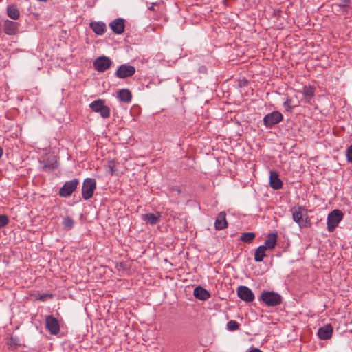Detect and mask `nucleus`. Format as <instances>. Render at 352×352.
<instances>
[{"label":"nucleus","mask_w":352,"mask_h":352,"mask_svg":"<svg viewBox=\"0 0 352 352\" xmlns=\"http://www.w3.org/2000/svg\"><path fill=\"white\" fill-rule=\"evenodd\" d=\"M118 166L119 164L114 160L109 161L107 166V173L110 175H118L120 173Z\"/></svg>","instance_id":"obj_25"},{"label":"nucleus","mask_w":352,"mask_h":352,"mask_svg":"<svg viewBox=\"0 0 352 352\" xmlns=\"http://www.w3.org/2000/svg\"><path fill=\"white\" fill-rule=\"evenodd\" d=\"M267 250V248L265 245H260L257 248L254 253V260L256 262H261L264 257L266 256L265 252Z\"/></svg>","instance_id":"obj_26"},{"label":"nucleus","mask_w":352,"mask_h":352,"mask_svg":"<svg viewBox=\"0 0 352 352\" xmlns=\"http://www.w3.org/2000/svg\"><path fill=\"white\" fill-rule=\"evenodd\" d=\"M3 155V149L0 146V157L2 156Z\"/></svg>","instance_id":"obj_37"},{"label":"nucleus","mask_w":352,"mask_h":352,"mask_svg":"<svg viewBox=\"0 0 352 352\" xmlns=\"http://www.w3.org/2000/svg\"><path fill=\"white\" fill-rule=\"evenodd\" d=\"M250 352H262V351L258 349H254L251 350Z\"/></svg>","instance_id":"obj_35"},{"label":"nucleus","mask_w":352,"mask_h":352,"mask_svg":"<svg viewBox=\"0 0 352 352\" xmlns=\"http://www.w3.org/2000/svg\"><path fill=\"white\" fill-rule=\"evenodd\" d=\"M9 223L8 217L5 214H0V228H3Z\"/></svg>","instance_id":"obj_31"},{"label":"nucleus","mask_w":352,"mask_h":352,"mask_svg":"<svg viewBox=\"0 0 352 352\" xmlns=\"http://www.w3.org/2000/svg\"><path fill=\"white\" fill-rule=\"evenodd\" d=\"M270 186L274 190H279L282 188L283 182L280 179L277 172L270 171Z\"/></svg>","instance_id":"obj_16"},{"label":"nucleus","mask_w":352,"mask_h":352,"mask_svg":"<svg viewBox=\"0 0 352 352\" xmlns=\"http://www.w3.org/2000/svg\"><path fill=\"white\" fill-rule=\"evenodd\" d=\"M342 2L344 3L342 6H345L349 2V0H342Z\"/></svg>","instance_id":"obj_36"},{"label":"nucleus","mask_w":352,"mask_h":352,"mask_svg":"<svg viewBox=\"0 0 352 352\" xmlns=\"http://www.w3.org/2000/svg\"><path fill=\"white\" fill-rule=\"evenodd\" d=\"M227 329L230 331H234L239 329V324L236 320H231L227 323Z\"/></svg>","instance_id":"obj_29"},{"label":"nucleus","mask_w":352,"mask_h":352,"mask_svg":"<svg viewBox=\"0 0 352 352\" xmlns=\"http://www.w3.org/2000/svg\"><path fill=\"white\" fill-rule=\"evenodd\" d=\"M344 217L343 212L340 210H333L327 217V230L333 232L338 227L340 222Z\"/></svg>","instance_id":"obj_3"},{"label":"nucleus","mask_w":352,"mask_h":352,"mask_svg":"<svg viewBox=\"0 0 352 352\" xmlns=\"http://www.w3.org/2000/svg\"><path fill=\"white\" fill-rule=\"evenodd\" d=\"M238 296L247 302H252L254 299V294L248 287L241 285L237 288Z\"/></svg>","instance_id":"obj_12"},{"label":"nucleus","mask_w":352,"mask_h":352,"mask_svg":"<svg viewBox=\"0 0 352 352\" xmlns=\"http://www.w3.org/2000/svg\"><path fill=\"white\" fill-rule=\"evenodd\" d=\"M292 219L300 228H309L311 226V221L307 215V210L302 206H294L291 209Z\"/></svg>","instance_id":"obj_1"},{"label":"nucleus","mask_w":352,"mask_h":352,"mask_svg":"<svg viewBox=\"0 0 352 352\" xmlns=\"http://www.w3.org/2000/svg\"><path fill=\"white\" fill-rule=\"evenodd\" d=\"M261 300L268 307H275L282 302L281 296L274 292H263Z\"/></svg>","instance_id":"obj_2"},{"label":"nucleus","mask_w":352,"mask_h":352,"mask_svg":"<svg viewBox=\"0 0 352 352\" xmlns=\"http://www.w3.org/2000/svg\"><path fill=\"white\" fill-rule=\"evenodd\" d=\"M240 239L242 241L250 243L255 239V234L254 232H245L241 234Z\"/></svg>","instance_id":"obj_27"},{"label":"nucleus","mask_w":352,"mask_h":352,"mask_svg":"<svg viewBox=\"0 0 352 352\" xmlns=\"http://www.w3.org/2000/svg\"><path fill=\"white\" fill-rule=\"evenodd\" d=\"M111 63L112 61L109 57L102 56L97 58L93 65L96 71L103 72L111 67Z\"/></svg>","instance_id":"obj_10"},{"label":"nucleus","mask_w":352,"mask_h":352,"mask_svg":"<svg viewBox=\"0 0 352 352\" xmlns=\"http://www.w3.org/2000/svg\"><path fill=\"white\" fill-rule=\"evenodd\" d=\"M178 193H180V190L177 189Z\"/></svg>","instance_id":"obj_39"},{"label":"nucleus","mask_w":352,"mask_h":352,"mask_svg":"<svg viewBox=\"0 0 352 352\" xmlns=\"http://www.w3.org/2000/svg\"><path fill=\"white\" fill-rule=\"evenodd\" d=\"M333 327L331 324H326L318 331V336L321 340H328L332 337Z\"/></svg>","instance_id":"obj_17"},{"label":"nucleus","mask_w":352,"mask_h":352,"mask_svg":"<svg viewBox=\"0 0 352 352\" xmlns=\"http://www.w3.org/2000/svg\"><path fill=\"white\" fill-rule=\"evenodd\" d=\"M162 214L160 212H157L155 213H147L142 214L141 219L145 221L146 223L150 224L151 226L156 225L160 220Z\"/></svg>","instance_id":"obj_14"},{"label":"nucleus","mask_w":352,"mask_h":352,"mask_svg":"<svg viewBox=\"0 0 352 352\" xmlns=\"http://www.w3.org/2000/svg\"><path fill=\"white\" fill-rule=\"evenodd\" d=\"M78 184L79 179L76 178L66 182L59 190V195L62 197H69L75 191Z\"/></svg>","instance_id":"obj_8"},{"label":"nucleus","mask_w":352,"mask_h":352,"mask_svg":"<svg viewBox=\"0 0 352 352\" xmlns=\"http://www.w3.org/2000/svg\"><path fill=\"white\" fill-rule=\"evenodd\" d=\"M96 188V182L94 179L87 178L84 180L82 187V196L85 200H88L93 197Z\"/></svg>","instance_id":"obj_4"},{"label":"nucleus","mask_w":352,"mask_h":352,"mask_svg":"<svg viewBox=\"0 0 352 352\" xmlns=\"http://www.w3.org/2000/svg\"><path fill=\"white\" fill-rule=\"evenodd\" d=\"M283 120V114L278 111H274L265 116L263 120L266 128L271 129L274 125L280 123Z\"/></svg>","instance_id":"obj_6"},{"label":"nucleus","mask_w":352,"mask_h":352,"mask_svg":"<svg viewBox=\"0 0 352 352\" xmlns=\"http://www.w3.org/2000/svg\"><path fill=\"white\" fill-rule=\"evenodd\" d=\"M90 109L96 113H99L102 118H108L110 116V109L104 104V100L98 99L89 104Z\"/></svg>","instance_id":"obj_5"},{"label":"nucleus","mask_w":352,"mask_h":352,"mask_svg":"<svg viewBox=\"0 0 352 352\" xmlns=\"http://www.w3.org/2000/svg\"><path fill=\"white\" fill-rule=\"evenodd\" d=\"M153 6H154V5L151 6V7H149V8H148V9H149L150 10H154Z\"/></svg>","instance_id":"obj_38"},{"label":"nucleus","mask_w":352,"mask_h":352,"mask_svg":"<svg viewBox=\"0 0 352 352\" xmlns=\"http://www.w3.org/2000/svg\"><path fill=\"white\" fill-rule=\"evenodd\" d=\"M283 106L285 108L286 111L288 112H292L293 109L292 107V100L291 98H287L283 103Z\"/></svg>","instance_id":"obj_30"},{"label":"nucleus","mask_w":352,"mask_h":352,"mask_svg":"<svg viewBox=\"0 0 352 352\" xmlns=\"http://www.w3.org/2000/svg\"><path fill=\"white\" fill-rule=\"evenodd\" d=\"M346 157L347 162L352 163V144L346 149Z\"/></svg>","instance_id":"obj_32"},{"label":"nucleus","mask_w":352,"mask_h":352,"mask_svg":"<svg viewBox=\"0 0 352 352\" xmlns=\"http://www.w3.org/2000/svg\"><path fill=\"white\" fill-rule=\"evenodd\" d=\"M134 66L129 64L121 65L116 72V76L119 78H126L132 76L135 73Z\"/></svg>","instance_id":"obj_11"},{"label":"nucleus","mask_w":352,"mask_h":352,"mask_svg":"<svg viewBox=\"0 0 352 352\" xmlns=\"http://www.w3.org/2000/svg\"><path fill=\"white\" fill-rule=\"evenodd\" d=\"M316 87L314 86L305 85L302 87V94L308 104H311V100L315 96Z\"/></svg>","instance_id":"obj_18"},{"label":"nucleus","mask_w":352,"mask_h":352,"mask_svg":"<svg viewBox=\"0 0 352 352\" xmlns=\"http://www.w3.org/2000/svg\"><path fill=\"white\" fill-rule=\"evenodd\" d=\"M278 235L276 233H270L267 236V239L265 241V246H266L267 250H273L277 243Z\"/></svg>","instance_id":"obj_23"},{"label":"nucleus","mask_w":352,"mask_h":352,"mask_svg":"<svg viewBox=\"0 0 352 352\" xmlns=\"http://www.w3.org/2000/svg\"><path fill=\"white\" fill-rule=\"evenodd\" d=\"M117 98L122 102L129 103L132 100V94L128 89H122L117 92Z\"/></svg>","instance_id":"obj_21"},{"label":"nucleus","mask_w":352,"mask_h":352,"mask_svg":"<svg viewBox=\"0 0 352 352\" xmlns=\"http://www.w3.org/2000/svg\"><path fill=\"white\" fill-rule=\"evenodd\" d=\"M19 23L8 19L3 22V32L8 35H14L19 31Z\"/></svg>","instance_id":"obj_13"},{"label":"nucleus","mask_w":352,"mask_h":352,"mask_svg":"<svg viewBox=\"0 0 352 352\" xmlns=\"http://www.w3.org/2000/svg\"><path fill=\"white\" fill-rule=\"evenodd\" d=\"M116 268L119 271L125 270L127 268V265L124 262H120L116 263Z\"/></svg>","instance_id":"obj_33"},{"label":"nucleus","mask_w":352,"mask_h":352,"mask_svg":"<svg viewBox=\"0 0 352 352\" xmlns=\"http://www.w3.org/2000/svg\"><path fill=\"white\" fill-rule=\"evenodd\" d=\"M43 169L45 172H52L58 167V157L55 155H47L43 160Z\"/></svg>","instance_id":"obj_9"},{"label":"nucleus","mask_w":352,"mask_h":352,"mask_svg":"<svg viewBox=\"0 0 352 352\" xmlns=\"http://www.w3.org/2000/svg\"><path fill=\"white\" fill-rule=\"evenodd\" d=\"M45 329L52 335H58L60 331V326L58 320L53 315H47L45 318Z\"/></svg>","instance_id":"obj_7"},{"label":"nucleus","mask_w":352,"mask_h":352,"mask_svg":"<svg viewBox=\"0 0 352 352\" xmlns=\"http://www.w3.org/2000/svg\"><path fill=\"white\" fill-rule=\"evenodd\" d=\"M63 226L65 228L69 230L73 228L74 226V221L70 217H65L63 221Z\"/></svg>","instance_id":"obj_28"},{"label":"nucleus","mask_w":352,"mask_h":352,"mask_svg":"<svg viewBox=\"0 0 352 352\" xmlns=\"http://www.w3.org/2000/svg\"><path fill=\"white\" fill-rule=\"evenodd\" d=\"M47 296H52V295H48V294H46V295H43V296H41L39 299L41 300H45V298Z\"/></svg>","instance_id":"obj_34"},{"label":"nucleus","mask_w":352,"mask_h":352,"mask_svg":"<svg viewBox=\"0 0 352 352\" xmlns=\"http://www.w3.org/2000/svg\"><path fill=\"white\" fill-rule=\"evenodd\" d=\"M193 295L196 298L201 300H206L210 297V292L201 286L195 288Z\"/></svg>","instance_id":"obj_20"},{"label":"nucleus","mask_w":352,"mask_h":352,"mask_svg":"<svg viewBox=\"0 0 352 352\" xmlns=\"http://www.w3.org/2000/svg\"><path fill=\"white\" fill-rule=\"evenodd\" d=\"M7 15L13 20H16L20 16V12L15 5H9L6 9Z\"/></svg>","instance_id":"obj_24"},{"label":"nucleus","mask_w":352,"mask_h":352,"mask_svg":"<svg viewBox=\"0 0 352 352\" xmlns=\"http://www.w3.org/2000/svg\"><path fill=\"white\" fill-rule=\"evenodd\" d=\"M90 28L98 35H102L107 30L105 23L101 21L91 23Z\"/></svg>","instance_id":"obj_22"},{"label":"nucleus","mask_w":352,"mask_h":352,"mask_svg":"<svg viewBox=\"0 0 352 352\" xmlns=\"http://www.w3.org/2000/svg\"><path fill=\"white\" fill-rule=\"evenodd\" d=\"M226 212H221L218 214L216 221L214 222V228L217 230H223L228 226V223L226 218Z\"/></svg>","instance_id":"obj_19"},{"label":"nucleus","mask_w":352,"mask_h":352,"mask_svg":"<svg viewBox=\"0 0 352 352\" xmlns=\"http://www.w3.org/2000/svg\"><path fill=\"white\" fill-rule=\"evenodd\" d=\"M111 30L117 34H121L124 32L125 25L124 20L122 18H118L109 23Z\"/></svg>","instance_id":"obj_15"}]
</instances>
